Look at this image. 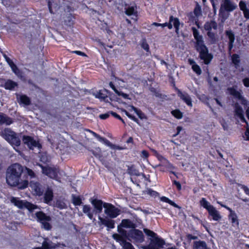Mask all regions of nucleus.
I'll list each match as a JSON object with an SVG mask.
<instances>
[{"label":"nucleus","mask_w":249,"mask_h":249,"mask_svg":"<svg viewBox=\"0 0 249 249\" xmlns=\"http://www.w3.org/2000/svg\"><path fill=\"white\" fill-rule=\"evenodd\" d=\"M171 114L177 119H180L183 117V113L178 109L173 110L171 112Z\"/></svg>","instance_id":"nucleus-44"},{"label":"nucleus","mask_w":249,"mask_h":249,"mask_svg":"<svg viewBox=\"0 0 249 249\" xmlns=\"http://www.w3.org/2000/svg\"><path fill=\"white\" fill-rule=\"evenodd\" d=\"M191 30L196 40L195 48L199 53L198 57L200 60H203L205 65H208L212 61L213 55L209 53L208 48L204 43L203 36L199 34L198 30L195 27H192Z\"/></svg>","instance_id":"nucleus-2"},{"label":"nucleus","mask_w":249,"mask_h":249,"mask_svg":"<svg viewBox=\"0 0 249 249\" xmlns=\"http://www.w3.org/2000/svg\"><path fill=\"white\" fill-rule=\"evenodd\" d=\"M72 53L76 54L78 55L82 56H87V54L80 51H73L72 52Z\"/></svg>","instance_id":"nucleus-62"},{"label":"nucleus","mask_w":249,"mask_h":249,"mask_svg":"<svg viewBox=\"0 0 249 249\" xmlns=\"http://www.w3.org/2000/svg\"><path fill=\"white\" fill-rule=\"evenodd\" d=\"M4 138L8 142L17 146L20 145L21 142L15 132L11 130H5Z\"/></svg>","instance_id":"nucleus-10"},{"label":"nucleus","mask_w":249,"mask_h":249,"mask_svg":"<svg viewBox=\"0 0 249 249\" xmlns=\"http://www.w3.org/2000/svg\"><path fill=\"white\" fill-rule=\"evenodd\" d=\"M25 169L27 171L28 176H30L31 178H34L36 177L35 172L32 169L27 167H25Z\"/></svg>","instance_id":"nucleus-55"},{"label":"nucleus","mask_w":249,"mask_h":249,"mask_svg":"<svg viewBox=\"0 0 249 249\" xmlns=\"http://www.w3.org/2000/svg\"><path fill=\"white\" fill-rule=\"evenodd\" d=\"M11 202L19 209H23L24 208V206H25L24 204L25 201L19 199L18 197H12L11 198Z\"/></svg>","instance_id":"nucleus-34"},{"label":"nucleus","mask_w":249,"mask_h":249,"mask_svg":"<svg viewBox=\"0 0 249 249\" xmlns=\"http://www.w3.org/2000/svg\"><path fill=\"white\" fill-rule=\"evenodd\" d=\"M165 244V242L164 240L161 238L159 237L157 235L154 239H150V243L146 247H150L152 246L154 247L163 248Z\"/></svg>","instance_id":"nucleus-22"},{"label":"nucleus","mask_w":249,"mask_h":249,"mask_svg":"<svg viewBox=\"0 0 249 249\" xmlns=\"http://www.w3.org/2000/svg\"><path fill=\"white\" fill-rule=\"evenodd\" d=\"M110 114V112H107L104 114H100L99 116V118L103 120L107 119L109 117Z\"/></svg>","instance_id":"nucleus-61"},{"label":"nucleus","mask_w":249,"mask_h":249,"mask_svg":"<svg viewBox=\"0 0 249 249\" xmlns=\"http://www.w3.org/2000/svg\"><path fill=\"white\" fill-rule=\"evenodd\" d=\"M53 191L51 188L48 187L44 194V202L46 204H49L53 200Z\"/></svg>","instance_id":"nucleus-28"},{"label":"nucleus","mask_w":249,"mask_h":249,"mask_svg":"<svg viewBox=\"0 0 249 249\" xmlns=\"http://www.w3.org/2000/svg\"><path fill=\"white\" fill-rule=\"evenodd\" d=\"M237 185L244 191L247 195L249 196V188L247 186L240 183H238Z\"/></svg>","instance_id":"nucleus-52"},{"label":"nucleus","mask_w":249,"mask_h":249,"mask_svg":"<svg viewBox=\"0 0 249 249\" xmlns=\"http://www.w3.org/2000/svg\"><path fill=\"white\" fill-rule=\"evenodd\" d=\"M105 213L110 218H114L120 214V210L111 203L105 202Z\"/></svg>","instance_id":"nucleus-7"},{"label":"nucleus","mask_w":249,"mask_h":249,"mask_svg":"<svg viewBox=\"0 0 249 249\" xmlns=\"http://www.w3.org/2000/svg\"><path fill=\"white\" fill-rule=\"evenodd\" d=\"M124 13L128 16L132 15L137 16V11L136 6H129L128 8H125Z\"/></svg>","instance_id":"nucleus-38"},{"label":"nucleus","mask_w":249,"mask_h":249,"mask_svg":"<svg viewBox=\"0 0 249 249\" xmlns=\"http://www.w3.org/2000/svg\"><path fill=\"white\" fill-rule=\"evenodd\" d=\"M18 86V84L11 79H8L5 82L4 85V88L6 89L12 90H13L15 87H17Z\"/></svg>","instance_id":"nucleus-36"},{"label":"nucleus","mask_w":249,"mask_h":249,"mask_svg":"<svg viewBox=\"0 0 249 249\" xmlns=\"http://www.w3.org/2000/svg\"><path fill=\"white\" fill-rule=\"evenodd\" d=\"M193 249H211L207 246V243L204 241L199 240L194 241L193 243Z\"/></svg>","instance_id":"nucleus-30"},{"label":"nucleus","mask_w":249,"mask_h":249,"mask_svg":"<svg viewBox=\"0 0 249 249\" xmlns=\"http://www.w3.org/2000/svg\"><path fill=\"white\" fill-rule=\"evenodd\" d=\"M22 141L30 149H33L34 147H41V145L39 142L36 141L33 137L30 136L24 135Z\"/></svg>","instance_id":"nucleus-13"},{"label":"nucleus","mask_w":249,"mask_h":249,"mask_svg":"<svg viewBox=\"0 0 249 249\" xmlns=\"http://www.w3.org/2000/svg\"><path fill=\"white\" fill-rule=\"evenodd\" d=\"M244 17L246 19H249V9H247L243 11Z\"/></svg>","instance_id":"nucleus-64"},{"label":"nucleus","mask_w":249,"mask_h":249,"mask_svg":"<svg viewBox=\"0 0 249 249\" xmlns=\"http://www.w3.org/2000/svg\"><path fill=\"white\" fill-rule=\"evenodd\" d=\"M236 8V5L232 3L230 0H224L223 3L221 4L219 13L222 14L223 10H225L228 12H231Z\"/></svg>","instance_id":"nucleus-17"},{"label":"nucleus","mask_w":249,"mask_h":249,"mask_svg":"<svg viewBox=\"0 0 249 249\" xmlns=\"http://www.w3.org/2000/svg\"><path fill=\"white\" fill-rule=\"evenodd\" d=\"M180 25V22L179 18L176 17H174L173 16L171 15L169 17V20L168 22H165L164 23H159L158 27L161 26L162 28L167 27L169 30H171L173 28V26H174L176 33L177 34H178Z\"/></svg>","instance_id":"nucleus-6"},{"label":"nucleus","mask_w":249,"mask_h":249,"mask_svg":"<svg viewBox=\"0 0 249 249\" xmlns=\"http://www.w3.org/2000/svg\"><path fill=\"white\" fill-rule=\"evenodd\" d=\"M13 123L12 119L5 114L0 112V124L10 125Z\"/></svg>","instance_id":"nucleus-33"},{"label":"nucleus","mask_w":249,"mask_h":249,"mask_svg":"<svg viewBox=\"0 0 249 249\" xmlns=\"http://www.w3.org/2000/svg\"><path fill=\"white\" fill-rule=\"evenodd\" d=\"M187 239L191 241L192 240H196L198 238L197 236L192 235V234H187L186 235Z\"/></svg>","instance_id":"nucleus-58"},{"label":"nucleus","mask_w":249,"mask_h":249,"mask_svg":"<svg viewBox=\"0 0 249 249\" xmlns=\"http://www.w3.org/2000/svg\"><path fill=\"white\" fill-rule=\"evenodd\" d=\"M228 90L230 95H232L237 100H240L242 105L247 107L246 110V114L247 118L249 120V102L243 96L240 91H237L234 87L228 88Z\"/></svg>","instance_id":"nucleus-5"},{"label":"nucleus","mask_w":249,"mask_h":249,"mask_svg":"<svg viewBox=\"0 0 249 249\" xmlns=\"http://www.w3.org/2000/svg\"><path fill=\"white\" fill-rule=\"evenodd\" d=\"M35 214L37 221L41 223L45 221H50L52 220V218L50 216L47 215L42 211L37 212L35 213Z\"/></svg>","instance_id":"nucleus-27"},{"label":"nucleus","mask_w":249,"mask_h":249,"mask_svg":"<svg viewBox=\"0 0 249 249\" xmlns=\"http://www.w3.org/2000/svg\"><path fill=\"white\" fill-rule=\"evenodd\" d=\"M100 222L102 225L105 226L107 228L112 229L115 228V221L109 218H104L100 216L98 217Z\"/></svg>","instance_id":"nucleus-24"},{"label":"nucleus","mask_w":249,"mask_h":249,"mask_svg":"<svg viewBox=\"0 0 249 249\" xmlns=\"http://www.w3.org/2000/svg\"><path fill=\"white\" fill-rule=\"evenodd\" d=\"M199 203L201 207H202L207 211L209 215L212 217L214 221H217L221 218L219 212L205 198H201Z\"/></svg>","instance_id":"nucleus-3"},{"label":"nucleus","mask_w":249,"mask_h":249,"mask_svg":"<svg viewBox=\"0 0 249 249\" xmlns=\"http://www.w3.org/2000/svg\"><path fill=\"white\" fill-rule=\"evenodd\" d=\"M24 208H26L30 212L32 213L33 211L37 208V206L34 204L25 201Z\"/></svg>","instance_id":"nucleus-43"},{"label":"nucleus","mask_w":249,"mask_h":249,"mask_svg":"<svg viewBox=\"0 0 249 249\" xmlns=\"http://www.w3.org/2000/svg\"><path fill=\"white\" fill-rule=\"evenodd\" d=\"M239 8L240 10L242 11L248 9L247 7V5L245 2L243 1H240L239 4Z\"/></svg>","instance_id":"nucleus-56"},{"label":"nucleus","mask_w":249,"mask_h":249,"mask_svg":"<svg viewBox=\"0 0 249 249\" xmlns=\"http://www.w3.org/2000/svg\"><path fill=\"white\" fill-rule=\"evenodd\" d=\"M137 227V225L129 219H123L121 221V223L118 225L117 229H133Z\"/></svg>","instance_id":"nucleus-20"},{"label":"nucleus","mask_w":249,"mask_h":249,"mask_svg":"<svg viewBox=\"0 0 249 249\" xmlns=\"http://www.w3.org/2000/svg\"><path fill=\"white\" fill-rule=\"evenodd\" d=\"M83 212L86 214L90 219H93V214L91 212V208L89 205H84L83 206Z\"/></svg>","instance_id":"nucleus-37"},{"label":"nucleus","mask_w":249,"mask_h":249,"mask_svg":"<svg viewBox=\"0 0 249 249\" xmlns=\"http://www.w3.org/2000/svg\"><path fill=\"white\" fill-rule=\"evenodd\" d=\"M75 18L72 14H67L64 17V24L65 26L72 27L75 23Z\"/></svg>","instance_id":"nucleus-26"},{"label":"nucleus","mask_w":249,"mask_h":249,"mask_svg":"<svg viewBox=\"0 0 249 249\" xmlns=\"http://www.w3.org/2000/svg\"><path fill=\"white\" fill-rule=\"evenodd\" d=\"M225 35L229 39L228 52L229 53L231 54V50L233 48L234 46V42L235 40V35L231 30H226L225 31Z\"/></svg>","instance_id":"nucleus-21"},{"label":"nucleus","mask_w":249,"mask_h":249,"mask_svg":"<svg viewBox=\"0 0 249 249\" xmlns=\"http://www.w3.org/2000/svg\"><path fill=\"white\" fill-rule=\"evenodd\" d=\"M193 249H211L207 246V243L204 241L199 240L194 241L193 243Z\"/></svg>","instance_id":"nucleus-31"},{"label":"nucleus","mask_w":249,"mask_h":249,"mask_svg":"<svg viewBox=\"0 0 249 249\" xmlns=\"http://www.w3.org/2000/svg\"><path fill=\"white\" fill-rule=\"evenodd\" d=\"M3 56L10 67L13 72L17 75L20 74L21 73L20 71L14 62L5 53H3Z\"/></svg>","instance_id":"nucleus-23"},{"label":"nucleus","mask_w":249,"mask_h":249,"mask_svg":"<svg viewBox=\"0 0 249 249\" xmlns=\"http://www.w3.org/2000/svg\"><path fill=\"white\" fill-rule=\"evenodd\" d=\"M49 221H45L42 223V227L45 230L47 231L51 230L52 226L51 225L50 223H49Z\"/></svg>","instance_id":"nucleus-49"},{"label":"nucleus","mask_w":249,"mask_h":249,"mask_svg":"<svg viewBox=\"0 0 249 249\" xmlns=\"http://www.w3.org/2000/svg\"><path fill=\"white\" fill-rule=\"evenodd\" d=\"M192 69L194 72H195L197 75H200L202 73V71L200 66L196 63L195 65H193L192 67Z\"/></svg>","instance_id":"nucleus-47"},{"label":"nucleus","mask_w":249,"mask_h":249,"mask_svg":"<svg viewBox=\"0 0 249 249\" xmlns=\"http://www.w3.org/2000/svg\"><path fill=\"white\" fill-rule=\"evenodd\" d=\"M132 108L133 110L135 111V112L138 116L139 118H140L142 120L147 118L145 115L142 112V111L141 109H138L137 108L133 106H132Z\"/></svg>","instance_id":"nucleus-45"},{"label":"nucleus","mask_w":249,"mask_h":249,"mask_svg":"<svg viewBox=\"0 0 249 249\" xmlns=\"http://www.w3.org/2000/svg\"><path fill=\"white\" fill-rule=\"evenodd\" d=\"M119 233H115L113 235V238L120 245L123 246L127 242L128 239L127 231L124 229H117Z\"/></svg>","instance_id":"nucleus-8"},{"label":"nucleus","mask_w":249,"mask_h":249,"mask_svg":"<svg viewBox=\"0 0 249 249\" xmlns=\"http://www.w3.org/2000/svg\"><path fill=\"white\" fill-rule=\"evenodd\" d=\"M234 108L235 115L240 118L241 121L242 123H245L247 126H249L248 122L247 121L244 117V111L242 107L238 103H235L234 105Z\"/></svg>","instance_id":"nucleus-16"},{"label":"nucleus","mask_w":249,"mask_h":249,"mask_svg":"<svg viewBox=\"0 0 249 249\" xmlns=\"http://www.w3.org/2000/svg\"><path fill=\"white\" fill-rule=\"evenodd\" d=\"M194 13L195 15L197 17H198L201 15V7L198 4H197L195 7L194 10Z\"/></svg>","instance_id":"nucleus-48"},{"label":"nucleus","mask_w":249,"mask_h":249,"mask_svg":"<svg viewBox=\"0 0 249 249\" xmlns=\"http://www.w3.org/2000/svg\"><path fill=\"white\" fill-rule=\"evenodd\" d=\"M33 193L34 195L40 196L43 195L45 191V187L37 181L32 180L29 182Z\"/></svg>","instance_id":"nucleus-9"},{"label":"nucleus","mask_w":249,"mask_h":249,"mask_svg":"<svg viewBox=\"0 0 249 249\" xmlns=\"http://www.w3.org/2000/svg\"><path fill=\"white\" fill-rule=\"evenodd\" d=\"M160 201L162 202H164L166 203H167L169 204L170 205L173 206L175 208H178L179 210H180L181 209V207L179 206L178 204H177L175 202H174L173 201L170 199L169 198L162 196L160 197Z\"/></svg>","instance_id":"nucleus-39"},{"label":"nucleus","mask_w":249,"mask_h":249,"mask_svg":"<svg viewBox=\"0 0 249 249\" xmlns=\"http://www.w3.org/2000/svg\"><path fill=\"white\" fill-rule=\"evenodd\" d=\"M127 173L130 176H139L140 175L138 170L136 168L134 165L128 167Z\"/></svg>","instance_id":"nucleus-40"},{"label":"nucleus","mask_w":249,"mask_h":249,"mask_svg":"<svg viewBox=\"0 0 249 249\" xmlns=\"http://www.w3.org/2000/svg\"><path fill=\"white\" fill-rule=\"evenodd\" d=\"M58 247V244L53 243L48 238H46L42 242L41 247H35L33 249H55Z\"/></svg>","instance_id":"nucleus-18"},{"label":"nucleus","mask_w":249,"mask_h":249,"mask_svg":"<svg viewBox=\"0 0 249 249\" xmlns=\"http://www.w3.org/2000/svg\"><path fill=\"white\" fill-rule=\"evenodd\" d=\"M142 48L146 52H150L149 46L145 39L143 40L141 44Z\"/></svg>","instance_id":"nucleus-51"},{"label":"nucleus","mask_w":249,"mask_h":249,"mask_svg":"<svg viewBox=\"0 0 249 249\" xmlns=\"http://www.w3.org/2000/svg\"><path fill=\"white\" fill-rule=\"evenodd\" d=\"M72 203L74 206H80L82 204V200L80 196H76L74 194L71 195Z\"/></svg>","instance_id":"nucleus-41"},{"label":"nucleus","mask_w":249,"mask_h":249,"mask_svg":"<svg viewBox=\"0 0 249 249\" xmlns=\"http://www.w3.org/2000/svg\"><path fill=\"white\" fill-rule=\"evenodd\" d=\"M122 247L123 249H135L133 245L129 242L126 243Z\"/></svg>","instance_id":"nucleus-57"},{"label":"nucleus","mask_w":249,"mask_h":249,"mask_svg":"<svg viewBox=\"0 0 249 249\" xmlns=\"http://www.w3.org/2000/svg\"><path fill=\"white\" fill-rule=\"evenodd\" d=\"M243 83L245 87H249V77H246L243 79Z\"/></svg>","instance_id":"nucleus-63"},{"label":"nucleus","mask_w":249,"mask_h":249,"mask_svg":"<svg viewBox=\"0 0 249 249\" xmlns=\"http://www.w3.org/2000/svg\"><path fill=\"white\" fill-rule=\"evenodd\" d=\"M116 94L119 96H122L123 98L125 99H129L130 100V98L129 97V94L127 93H124L123 92L121 91L118 90V93H116Z\"/></svg>","instance_id":"nucleus-53"},{"label":"nucleus","mask_w":249,"mask_h":249,"mask_svg":"<svg viewBox=\"0 0 249 249\" xmlns=\"http://www.w3.org/2000/svg\"><path fill=\"white\" fill-rule=\"evenodd\" d=\"M143 231L148 236L151 237L152 238L151 239H154L157 236V233L150 230L144 229Z\"/></svg>","instance_id":"nucleus-46"},{"label":"nucleus","mask_w":249,"mask_h":249,"mask_svg":"<svg viewBox=\"0 0 249 249\" xmlns=\"http://www.w3.org/2000/svg\"><path fill=\"white\" fill-rule=\"evenodd\" d=\"M24 167L19 163H14L8 167L6 172V183L11 187H15L19 190H23L29 186L28 177L22 175Z\"/></svg>","instance_id":"nucleus-1"},{"label":"nucleus","mask_w":249,"mask_h":249,"mask_svg":"<svg viewBox=\"0 0 249 249\" xmlns=\"http://www.w3.org/2000/svg\"><path fill=\"white\" fill-rule=\"evenodd\" d=\"M90 202L94 207L93 212L95 213L99 214L102 212L103 208H104L105 202L101 199L93 198L90 199Z\"/></svg>","instance_id":"nucleus-14"},{"label":"nucleus","mask_w":249,"mask_h":249,"mask_svg":"<svg viewBox=\"0 0 249 249\" xmlns=\"http://www.w3.org/2000/svg\"><path fill=\"white\" fill-rule=\"evenodd\" d=\"M204 28L205 30L207 31V36L209 38V40L212 44H215L216 42V34L212 32V29L217 30V22L214 20H211L209 21H207L204 25Z\"/></svg>","instance_id":"nucleus-4"},{"label":"nucleus","mask_w":249,"mask_h":249,"mask_svg":"<svg viewBox=\"0 0 249 249\" xmlns=\"http://www.w3.org/2000/svg\"><path fill=\"white\" fill-rule=\"evenodd\" d=\"M231 61L234 64L235 68L238 69L240 62V57L238 54L234 53L231 56Z\"/></svg>","instance_id":"nucleus-42"},{"label":"nucleus","mask_w":249,"mask_h":249,"mask_svg":"<svg viewBox=\"0 0 249 249\" xmlns=\"http://www.w3.org/2000/svg\"><path fill=\"white\" fill-rule=\"evenodd\" d=\"M19 97H17L19 104H23L25 106H29L31 104V99L25 94L18 95Z\"/></svg>","instance_id":"nucleus-32"},{"label":"nucleus","mask_w":249,"mask_h":249,"mask_svg":"<svg viewBox=\"0 0 249 249\" xmlns=\"http://www.w3.org/2000/svg\"><path fill=\"white\" fill-rule=\"evenodd\" d=\"M165 167L167 170L172 169L174 170L175 168L173 165L172 163H171L169 161L165 158V160H162L160 162V163L157 164L156 165L155 168L156 167Z\"/></svg>","instance_id":"nucleus-35"},{"label":"nucleus","mask_w":249,"mask_h":249,"mask_svg":"<svg viewBox=\"0 0 249 249\" xmlns=\"http://www.w3.org/2000/svg\"><path fill=\"white\" fill-rule=\"evenodd\" d=\"M221 206L228 210L230 212L228 215V219L231 223L232 226L234 227L238 228L239 227V222L237 215L235 212L231 208L224 204H221Z\"/></svg>","instance_id":"nucleus-12"},{"label":"nucleus","mask_w":249,"mask_h":249,"mask_svg":"<svg viewBox=\"0 0 249 249\" xmlns=\"http://www.w3.org/2000/svg\"><path fill=\"white\" fill-rule=\"evenodd\" d=\"M178 95L180 97V98L188 106L192 107V101L190 96L186 93H183L181 92V90L178 89Z\"/></svg>","instance_id":"nucleus-25"},{"label":"nucleus","mask_w":249,"mask_h":249,"mask_svg":"<svg viewBox=\"0 0 249 249\" xmlns=\"http://www.w3.org/2000/svg\"><path fill=\"white\" fill-rule=\"evenodd\" d=\"M156 152V156L157 157V158L158 159V160L160 161L161 162L162 160H165V158L162 155L160 154L159 153H158L156 151H155Z\"/></svg>","instance_id":"nucleus-59"},{"label":"nucleus","mask_w":249,"mask_h":249,"mask_svg":"<svg viewBox=\"0 0 249 249\" xmlns=\"http://www.w3.org/2000/svg\"><path fill=\"white\" fill-rule=\"evenodd\" d=\"M42 173L51 178L55 179L58 177V172L54 167L42 166Z\"/></svg>","instance_id":"nucleus-15"},{"label":"nucleus","mask_w":249,"mask_h":249,"mask_svg":"<svg viewBox=\"0 0 249 249\" xmlns=\"http://www.w3.org/2000/svg\"><path fill=\"white\" fill-rule=\"evenodd\" d=\"M170 178H172L171 177H170ZM172 181L173 185L176 186L177 189L178 191H180L181 190V185L179 181H177L176 180H172Z\"/></svg>","instance_id":"nucleus-54"},{"label":"nucleus","mask_w":249,"mask_h":249,"mask_svg":"<svg viewBox=\"0 0 249 249\" xmlns=\"http://www.w3.org/2000/svg\"><path fill=\"white\" fill-rule=\"evenodd\" d=\"M126 115L132 120L134 121L135 122L138 123L139 120L137 118H136L134 116H133L130 114L128 112L126 111Z\"/></svg>","instance_id":"nucleus-60"},{"label":"nucleus","mask_w":249,"mask_h":249,"mask_svg":"<svg viewBox=\"0 0 249 249\" xmlns=\"http://www.w3.org/2000/svg\"><path fill=\"white\" fill-rule=\"evenodd\" d=\"M109 91L105 89L97 91L94 93L95 98L99 99L101 101H104L108 97Z\"/></svg>","instance_id":"nucleus-29"},{"label":"nucleus","mask_w":249,"mask_h":249,"mask_svg":"<svg viewBox=\"0 0 249 249\" xmlns=\"http://www.w3.org/2000/svg\"><path fill=\"white\" fill-rule=\"evenodd\" d=\"M147 194L149 196L156 197L157 196H160V194L157 192V191H155L154 190H153L151 189H149L147 190Z\"/></svg>","instance_id":"nucleus-50"},{"label":"nucleus","mask_w":249,"mask_h":249,"mask_svg":"<svg viewBox=\"0 0 249 249\" xmlns=\"http://www.w3.org/2000/svg\"><path fill=\"white\" fill-rule=\"evenodd\" d=\"M128 240L129 238L134 239L139 243H142L144 240V237L142 232L136 228L130 230L128 232Z\"/></svg>","instance_id":"nucleus-11"},{"label":"nucleus","mask_w":249,"mask_h":249,"mask_svg":"<svg viewBox=\"0 0 249 249\" xmlns=\"http://www.w3.org/2000/svg\"><path fill=\"white\" fill-rule=\"evenodd\" d=\"M92 133L93 134V135L100 141L101 142H104L107 145L109 146L111 149H115V150H123L124 148L123 147L116 145L110 142L107 139L101 137L100 135L94 132H92Z\"/></svg>","instance_id":"nucleus-19"}]
</instances>
